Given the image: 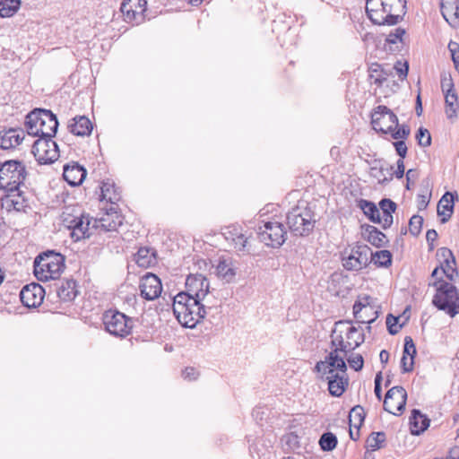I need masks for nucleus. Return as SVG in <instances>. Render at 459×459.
<instances>
[{"label": "nucleus", "mask_w": 459, "mask_h": 459, "mask_svg": "<svg viewBox=\"0 0 459 459\" xmlns=\"http://www.w3.org/2000/svg\"><path fill=\"white\" fill-rule=\"evenodd\" d=\"M315 370L321 380L328 384L329 393L333 396H341L348 385L346 377L347 365L344 357L337 355L336 351H331L324 360L316 364Z\"/></svg>", "instance_id": "nucleus-1"}, {"label": "nucleus", "mask_w": 459, "mask_h": 459, "mask_svg": "<svg viewBox=\"0 0 459 459\" xmlns=\"http://www.w3.org/2000/svg\"><path fill=\"white\" fill-rule=\"evenodd\" d=\"M331 339L332 351H336L337 355L343 353L344 358L348 352L358 348L365 341L364 333L347 321L335 323Z\"/></svg>", "instance_id": "nucleus-2"}, {"label": "nucleus", "mask_w": 459, "mask_h": 459, "mask_svg": "<svg viewBox=\"0 0 459 459\" xmlns=\"http://www.w3.org/2000/svg\"><path fill=\"white\" fill-rule=\"evenodd\" d=\"M25 126L30 135L53 138L57 131L58 121L51 110L36 108L26 116Z\"/></svg>", "instance_id": "nucleus-3"}, {"label": "nucleus", "mask_w": 459, "mask_h": 459, "mask_svg": "<svg viewBox=\"0 0 459 459\" xmlns=\"http://www.w3.org/2000/svg\"><path fill=\"white\" fill-rule=\"evenodd\" d=\"M64 269V255L54 251L42 253L34 260V274L40 281L58 279Z\"/></svg>", "instance_id": "nucleus-4"}, {"label": "nucleus", "mask_w": 459, "mask_h": 459, "mask_svg": "<svg viewBox=\"0 0 459 459\" xmlns=\"http://www.w3.org/2000/svg\"><path fill=\"white\" fill-rule=\"evenodd\" d=\"M24 163L18 160H6L0 162V189L15 192L23 186L27 178Z\"/></svg>", "instance_id": "nucleus-5"}, {"label": "nucleus", "mask_w": 459, "mask_h": 459, "mask_svg": "<svg viewBox=\"0 0 459 459\" xmlns=\"http://www.w3.org/2000/svg\"><path fill=\"white\" fill-rule=\"evenodd\" d=\"M314 211L307 205H298L287 214V223L290 231L296 236H307L316 223Z\"/></svg>", "instance_id": "nucleus-6"}, {"label": "nucleus", "mask_w": 459, "mask_h": 459, "mask_svg": "<svg viewBox=\"0 0 459 459\" xmlns=\"http://www.w3.org/2000/svg\"><path fill=\"white\" fill-rule=\"evenodd\" d=\"M432 304L454 317L459 314V292L452 283L442 284L436 290Z\"/></svg>", "instance_id": "nucleus-7"}, {"label": "nucleus", "mask_w": 459, "mask_h": 459, "mask_svg": "<svg viewBox=\"0 0 459 459\" xmlns=\"http://www.w3.org/2000/svg\"><path fill=\"white\" fill-rule=\"evenodd\" d=\"M132 323V318L117 310H108L103 315V324L106 330L115 336H127L131 333Z\"/></svg>", "instance_id": "nucleus-8"}, {"label": "nucleus", "mask_w": 459, "mask_h": 459, "mask_svg": "<svg viewBox=\"0 0 459 459\" xmlns=\"http://www.w3.org/2000/svg\"><path fill=\"white\" fill-rule=\"evenodd\" d=\"M370 248L367 245H356L342 254V265L349 271H359L369 264Z\"/></svg>", "instance_id": "nucleus-9"}, {"label": "nucleus", "mask_w": 459, "mask_h": 459, "mask_svg": "<svg viewBox=\"0 0 459 459\" xmlns=\"http://www.w3.org/2000/svg\"><path fill=\"white\" fill-rule=\"evenodd\" d=\"M204 299H195L190 300L187 308L179 307L178 311V321L185 327L194 328L197 323L204 318L207 311L206 306L202 304Z\"/></svg>", "instance_id": "nucleus-10"}, {"label": "nucleus", "mask_w": 459, "mask_h": 459, "mask_svg": "<svg viewBox=\"0 0 459 459\" xmlns=\"http://www.w3.org/2000/svg\"><path fill=\"white\" fill-rule=\"evenodd\" d=\"M392 0H367L366 12L368 17L374 24L377 25H394L397 24L402 17L401 15L386 16L384 5H388Z\"/></svg>", "instance_id": "nucleus-11"}, {"label": "nucleus", "mask_w": 459, "mask_h": 459, "mask_svg": "<svg viewBox=\"0 0 459 459\" xmlns=\"http://www.w3.org/2000/svg\"><path fill=\"white\" fill-rule=\"evenodd\" d=\"M31 152L39 164H51L59 157L58 146L52 138L40 137L36 140Z\"/></svg>", "instance_id": "nucleus-12"}, {"label": "nucleus", "mask_w": 459, "mask_h": 459, "mask_svg": "<svg viewBox=\"0 0 459 459\" xmlns=\"http://www.w3.org/2000/svg\"><path fill=\"white\" fill-rule=\"evenodd\" d=\"M371 124L375 131L389 134L394 127L398 126V117L386 106L379 105L373 110Z\"/></svg>", "instance_id": "nucleus-13"}, {"label": "nucleus", "mask_w": 459, "mask_h": 459, "mask_svg": "<svg viewBox=\"0 0 459 459\" xmlns=\"http://www.w3.org/2000/svg\"><path fill=\"white\" fill-rule=\"evenodd\" d=\"M258 235L265 245L279 247L285 242L287 231L281 222L267 221L263 227H259Z\"/></svg>", "instance_id": "nucleus-14"}, {"label": "nucleus", "mask_w": 459, "mask_h": 459, "mask_svg": "<svg viewBox=\"0 0 459 459\" xmlns=\"http://www.w3.org/2000/svg\"><path fill=\"white\" fill-rule=\"evenodd\" d=\"M407 393L403 386L390 388L384 400V410L394 415H400L405 409Z\"/></svg>", "instance_id": "nucleus-15"}, {"label": "nucleus", "mask_w": 459, "mask_h": 459, "mask_svg": "<svg viewBox=\"0 0 459 459\" xmlns=\"http://www.w3.org/2000/svg\"><path fill=\"white\" fill-rule=\"evenodd\" d=\"M93 221L94 218H91L89 215L85 214L74 217L67 225L72 230V238H74V241H79L82 238H89L91 235V229H94Z\"/></svg>", "instance_id": "nucleus-16"}, {"label": "nucleus", "mask_w": 459, "mask_h": 459, "mask_svg": "<svg viewBox=\"0 0 459 459\" xmlns=\"http://www.w3.org/2000/svg\"><path fill=\"white\" fill-rule=\"evenodd\" d=\"M139 288L142 297L147 300H153L157 299L162 291V285L160 278L151 273H146L141 279Z\"/></svg>", "instance_id": "nucleus-17"}, {"label": "nucleus", "mask_w": 459, "mask_h": 459, "mask_svg": "<svg viewBox=\"0 0 459 459\" xmlns=\"http://www.w3.org/2000/svg\"><path fill=\"white\" fill-rule=\"evenodd\" d=\"M186 291L195 299H204L209 292V281L203 274H190L186 280Z\"/></svg>", "instance_id": "nucleus-18"}, {"label": "nucleus", "mask_w": 459, "mask_h": 459, "mask_svg": "<svg viewBox=\"0 0 459 459\" xmlns=\"http://www.w3.org/2000/svg\"><path fill=\"white\" fill-rule=\"evenodd\" d=\"M44 290L37 284L24 286L20 292L22 303L27 307H37L42 303Z\"/></svg>", "instance_id": "nucleus-19"}, {"label": "nucleus", "mask_w": 459, "mask_h": 459, "mask_svg": "<svg viewBox=\"0 0 459 459\" xmlns=\"http://www.w3.org/2000/svg\"><path fill=\"white\" fill-rule=\"evenodd\" d=\"M437 255L439 257V268L445 271V276L450 281H455L458 272L455 269V258L452 251L446 247H441L437 251Z\"/></svg>", "instance_id": "nucleus-20"}, {"label": "nucleus", "mask_w": 459, "mask_h": 459, "mask_svg": "<svg viewBox=\"0 0 459 459\" xmlns=\"http://www.w3.org/2000/svg\"><path fill=\"white\" fill-rule=\"evenodd\" d=\"M24 131L22 129L10 128L0 133V147L3 150L14 149L23 141Z\"/></svg>", "instance_id": "nucleus-21"}, {"label": "nucleus", "mask_w": 459, "mask_h": 459, "mask_svg": "<svg viewBox=\"0 0 459 459\" xmlns=\"http://www.w3.org/2000/svg\"><path fill=\"white\" fill-rule=\"evenodd\" d=\"M86 169L77 163L64 166L63 178L73 186L81 185L86 178Z\"/></svg>", "instance_id": "nucleus-22"}, {"label": "nucleus", "mask_w": 459, "mask_h": 459, "mask_svg": "<svg viewBox=\"0 0 459 459\" xmlns=\"http://www.w3.org/2000/svg\"><path fill=\"white\" fill-rule=\"evenodd\" d=\"M8 195L3 199V205H5L8 210L13 208L17 212H26V208L30 207L29 200L23 195L21 187L15 192H7Z\"/></svg>", "instance_id": "nucleus-23"}, {"label": "nucleus", "mask_w": 459, "mask_h": 459, "mask_svg": "<svg viewBox=\"0 0 459 459\" xmlns=\"http://www.w3.org/2000/svg\"><path fill=\"white\" fill-rule=\"evenodd\" d=\"M455 198H457L456 193L446 192L439 200L437 204V214L442 217V223H446L451 218L454 212Z\"/></svg>", "instance_id": "nucleus-24"}, {"label": "nucleus", "mask_w": 459, "mask_h": 459, "mask_svg": "<svg viewBox=\"0 0 459 459\" xmlns=\"http://www.w3.org/2000/svg\"><path fill=\"white\" fill-rule=\"evenodd\" d=\"M122 224L121 218L117 214L107 213L100 219H94L93 227L100 232L116 231Z\"/></svg>", "instance_id": "nucleus-25"}, {"label": "nucleus", "mask_w": 459, "mask_h": 459, "mask_svg": "<svg viewBox=\"0 0 459 459\" xmlns=\"http://www.w3.org/2000/svg\"><path fill=\"white\" fill-rule=\"evenodd\" d=\"M70 133L77 136L89 135L92 131V124L85 116H76L68 124Z\"/></svg>", "instance_id": "nucleus-26"}, {"label": "nucleus", "mask_w": 459, "mask_h": 459, "mask_svg": "<svg viewBox=\"0 0 459 459\" xmlns=\"http://www.w3.org/2000/svg\"><path fill=\"white\" fill-rule=\"evenodd\" d=\"M430 420L418 409H413L410 417L411 433L419 436L429 426Z\"/></svg>", "instance_id": "nucleus-27"}, {"label": "nucleus", "mask_w": 459, "mask_h": 459, "mask_svg": "<svg viewBox=\"0 0 459 459\" xmlns=\"http://www.w3.org/2000/svg\"><path fill=\"white\" fill-rule=\"evenodd\" d=\"M362 236L371 245L377 247H385L388 243L385 234L381 232L377 228L372 225L363 226Z\"/></svg>", "instance_id": "nucleus-28"}, {"label": "nucleus", "mask_w": 459, "mask_h": 459, "mask_svg": "<svg viewBox=\"0 0 459 459\" xmlns=\"http://www.w3.org/2000/svg\"><path fill=\"white\" fill-rule=\"evenodd\" d=\"M441 13L451 25L459 23V1L445 0L441 3Z\"/></svg>", "instance_id": "nucleus-29"}, {"label": "nucleus", "mask_w": 459, "mask_h": 459, "mask_svg": "<svg viewBox=\"0 0 459 459\" xmlns=\"http://www.w3.org/2000/svg\"><path fill=\"white\" fill-rule=\"evenodd\" d=\"M56 291L62 301H71L77 296L76 283L74 280H64L56 283Z\"/></svg>", "instance_id": "nucleus-30"}, {"label": "nucleus", "mask_w": 459, "mask_h": 459, "mask_svg": "<svg viewBox=\"0 0 459 459\" xmlns=\"http://www.w3.org/2000/svg\"><path fill=\"white\" fill-rule=\"evenodd\" d=\"M363 299L366 300V303H362V300H358L354 303L353 314H354L355 318H357L359 322L363 323V324H365V323L371 324L377 317V311L374 312V314L376 315L375 317H373L371 319H367L363 315V310H364V313H367L368 310L372 311L373 307L369 306V299H370L369 296L363 297Z\"/></svg>", "instance_id": "nucleus-31"}, {"label": "nucleus", "mask_w": 459, "mask_h": 459, "mask_svg": "<svg viewBox=\"0 0 459 459\" xmlns=\"http://www.w3.org/2000/svg\"><path fill=\"white\" fill-rule=\"evenodd\" d=\"M358 207L360 208L364 214L374 223L381 221L379 209L370 201L360 199L358 202Z\"/></svg>", "instance_id": "nucleus-32"}, {"label": "nucleus", "mask_w": 459, "mask_h": 459, "mask_svg": "<svg viewBox=\"0 0 459 459\" xmlns=\"http://www.w3.org/2000/svg\"><path fill=\"white\" fill-rule=\"evenodd\" d=\"M155 254L148 247H141L135 254V263L143 268H148L155 263Z\"/></svg>", "instance_id": "nucleus-33"}, {"label": "nucleus", "mask_w": 459, "mask_h": 459, "mask_svg": "<svg viewBox=\"0 0 459 459\" xmlns=\"http://www.w3.org/2000/svg\"><path fill=\"white\" fill-rule=\"evenodd\" d=\"M446 115L449 120H455L457 117L459 108L458 97L455 92L445 94Z\"/></svg>", "instance_id": "nucleus-34"}, {"label": "nucleus", "mask_w": 459, "mask_h": 459, "mask_svg": "<svg viewBox=\"0 0 459 459\" xmlns=\"http://www.w3.org/2000/svg\"><path fill=\"white\" fill-rule=\"evenodd\" d=\"M216 273L218 277L230 282L234 278L236 272L231 262L224 259L219 262L216 267Z\"/></svg>", "instance_id": "nucleus-35"}, {"label": "nucleus", "mask_w": 459, "mask_h": 459, "mask_svg": "<svg viewBox=\"0 0 459 459\" xmlns=\"http://www.w3.org/2000/svg\"><path fill=\"white\" fill-rule=\"evenodd\" d=\"M366 413L360 405L354 406L349 414L350 428H355L359 430L365 420Z\"/></svg>", "instance_id": "nucleus-36"}, {"label": "nucleus", "mask_w": 459, "mask_h": 459, "mask_svg": "<svg viewBox=\"0 0 459 459\" xmlns=\"http://www.w3.org/2000/svg\"><path fill=\"white\" fill-rule=\"evenodd\" d=\"M21 0H0V17H12L17 13Z\"/></svg>", "instance_id": "nucleus-37"}, {"label": "nucleus", "mask_w": 459, "mask_h": 459, "mask_svg": "<svg viewBox=\"0 0 459 459\" xmlns=\"http://www.w3.org/2000/svg\"><path fill=\"white\" fill-rule=\"evenodd\" d=\"M385 442V432H372L366 440V448L368 450L376 451L380 449Z\"/></svg>", "instance_id": "nucleus-38"}, {"label": "nucleus", "mask_w": 459, "mask_h": 459, "mask_svg": "<svg viewBox=\"0 0 459 459\" xmlns=\"http://www.w3.org/2000/svg\"><path fill=\"white\" fill-rule=\"evenodd\" d=\"M369 255L371 256L370 261L378 266L388 267L392 264V254L388 250H380L376 253L370 251Z\"/></svg>", "instance_id": "nucleus-39"}, {"label": "nucleus", "mask_w": 459, "mask_h": 459, "mask_svg": "<svg viewBox=\"0 0 459 459\" xmlns=\"http://www.w3.org/2000/svg\"><path fill=\"white\" fill-rule=\"evenodd\" d=\"M142 2L146 4L145 0H126L122 3L120 10L126 19L134 20L136 14L141 13V10L132 8V4H141Z\"/></svg>", "instance_id": "nucleus-40"}, {"label": "nucleus", "mask_w": 459, "mask_h": 459, "mask_svg": "<svg viewBox=\"0 0 459 459\" xmlns=\"http://www.w3.org/2000/svg\"><path fill=\"white\" fill-rule=\"evenodd\" d=\"M194 297L189 295L187 291L180 292L173 299V313L178 319V311H179V307H183L184 308H187V305L190 303V300H193Z\"/></svg>", "instance_id": "nucleus-41"}, {"label": "nucleus", "mask_w": 459, "mask_h": 459, "mask_svg": "<svg viewBox=\"0 0 459 459\" xmlns=\"http://www.w3.org/2000/svg\"><path fill=\"white\" fill-rule=\"evenodd\" d=\"M319 445L322 450L332 451L337 445V437L332 432H325L321 436Z\"/></svg>", "instance_id": "nucleus-42"}, {"label": "nucleus", "mask_w": 459, "mask_h": 459, "mask_svg": "<svg viewBox=\"0 0 459 459\" xmlns=\"http://www.w3.org/2000/svg\"><path fill=\"white\" fill-rule=\"evenodd\" d=\"M444 273V270H441L439 266H437L430 275V279L428 283L429 287H434L437 290L442 284H449L450 282L443 279V277L445 276Z\"/></svg>", "instance_id": "nucleus-43"}, {"label": "nucleus", "mask_w": 459, "mask_h": 459, "mask_svg": "<svg viewBox=\"0 0 459 459\" xmlns=\"http://www.w3.org/2000/svg\"><path fill=\"white\" fill-rule=\"evenodd\" d=\"M405 34V30L402 28H396L394 32H390L385 39L387 45H389V48L391 51H394L398 48L396 47L394 48L392 45H395L398 42L403 41V36Z\"/></svg>", "instance_id": "nucleus-44"}, {"label": "nucleus", "mask_w": 459, "mask_h": 459, "mask_svg": "<svg viewBox=\"0 0 459 459\" xmlns=\"http://www.w3.org/2000/svg\"><path fill=\"white\" fill-rule=\"evenodd\" d=\"M236 238H232V245L238 252H246L248 238L239 230H236Z\"/></svg>", "instance_id": "nucleus-45"}, {"label": "nucleus", "mask_w": 459, "mask_h": 459, "mask_svg": "<svg viewBox=\"0 0 459 459\" xmlns=\"http://www.w3.org/2000/svg\"><path fill=\"white\" fill-rule=\"evenodd\" d=\"M393 169V166H388L386 168L382 166L378 169L377 174H375L374 177L378 179L379 184H386L391 181L394 177Z\"/></svg>", "instance_id": "nucleus-46"}, {"label": "nucleus", "mask_w": 459, "mask_h": 459, "mask_svg": "<svg viewBox=\"0 0 459 459\" xmlns=\"http://www.w3.org/2000/svg\"><path fill=\"white\" fill-rule=\"evenodd\" d=\"M416 139L419 145L421 147H429L431 144V135L428 129L420 127L417 134Z\"/></svg>", "instance_id": "nucleus-47"}, {"label": "nucleus", "mask_w": 459, "mask_h": 459, "mask_svg": "<svg viewBox=\"0 0 459 459\" xmlns=\"http://www.w3.org/2000/svg\"><path fill=\"white\" fill-rule=\"evenodd\" d=\"M410 133H411L410 126L403 124L401 126H399L398 128L394 127L393 132H390L389 134H391L392 138H394L395 140L404 141L405 139L408 138V136L410 135Z\"/></svg>", "instance_id": "nucleus-48"}, {"label": "nucleus", "mask_w": 459, "mask_h": 459, "mask_svg": "<svg viewBox=\"0 0 459 459\" xmlns=\"http://www.w3.org/2000/svg\"><path fill=\"white\" fill-rule=\"evenodd\" d=\"M423 218L420 215H413L409 221L410 233L418 236L421 231Z\"/></svg>", "instance_id": "nucleus-49"}, {"label": "nucleus", "mask_w": 459, "mask_h": 459, "mask_svg": "<svg viewBox=\"0 0 459 459\" xmlns=\"http://www.w3.org/2000/svg\"><path fill=\"white\" fill-rule=\"evenodd\" d=\"M416 353V347L412 338L411 336H406L404 338V347L403 355L406 356L407 358L410 357V359H412V361H414Z\"/></svg>", "instance_id": "nucleus-50"}, {"label": "nucleus", "mask_w": 459, "mask_h": 459, "mask_svg": "<svg viewBox=\"0 0 459 459\" xmlns=\"http://www.w3.org/2000/svg\"><path fill=\"white\" fill-rule=\"evenodd\" d=\"M399 317L394 316L392 314L386 316V326L390 334L394 335L400 331L402 325H397Z\"/></svg>", "instance_id": "nucleus-51"}, {"label": "nucleus", "mask_w": 459, "mask_h": 459, "mask_svg": "<svg viewBox=\"0 0 459 459\" xmlns=\"http://www.w3.org/2000/svg\"><path fill=\"white\" fill-rule=\"evenodd\" d=\"M347 361L350 367L353 368L355 371L361 370L364 365V359L360 354H354L350 356L347 359Z\"/></svg>", "instance_id": "nucleus-52"}, {"label": "nucleus", "mask_w": 459, "mask_h": 459, "mask_svg": "<svg viewBox=\"0 0 459 459\" xmlns=\"http://www.w3.org/2000/svg\"><path fill=\"white\" fill-rule=\"evenodd\" d=\"M441 89L446 93L455 92L454 90V82L450 74H443L441 78Z\"/></svg>", "instance_id": "nucleus-53"}, {"label": "nucleus", "mask_w": 459, "mask_h": 459, "mask_svg": "<svg viewBox=\"0 0 459 459\" xmlns=\"http://www.w3.org/2000/svg\"><path fill=\"white\" fill-rule=\"evenodd\" d=\"M110 187H113V186H111L108 183L103 184V186H101V197L103 200H108L110 203H115L119 199V197L116 194L112 195L109 193Z\"/></svg>", "instance_id": "nucleus-54"}, {"label": "nucleus", "mask_w": 459, "mask_h": 459, "mask_svg": "<svg viewBox=\"0 0 459 459\" xmlns=\"http://www.w3.org/2000/svg\"><path fill=\"white\" fill-rule=\"evenodd\" d=\"M380 209L383 213L390 212L393 213L396 210V204L391 199H382L379 203Z\"/></svg>", "instance_id": "nucleus-55"}, {"label": "nucleus", "mask_w": 459, "mask_h": 459, "mask_svg": "<svg viewBox=\"0 0 459 459\" xmlns=\"http://www.w3.org/2000/svg\"><path fill=\"white\" fill-rule=\"evenodd\" d=\"M397 74L401 80H404L407 77L409 71V65L407 62L402 64L400 61L394 65Z\"/></svg>", "instance_id": "nucleus-56"}, {"label": "nucleus", "mask_w": 459, "mask_h": 459, "mask_svg": "<svg viewBox=\"0 0 459 459\" xmlns=\"http://www.w3.org/2000/svg\"><path fill=\"white\" fill-rule=\"evenodd\" d=\"M393 144L395 148L396 153L401 157V159H404L406 157L407 151H408L405 142L403 140H400V141L394 142Z\"/></svg>", "instance_id": "nucleus-57"}, {"label": "nucleus", "mask_w": 459, "mask_h": 459, "mask_svg": "<svg viewBox=\"0 0 459 459\" xmlns=\"http://www.w3.org/2000/svg\"><path fill=\"white\" fill-rule=\"evenodd\" d=\"M414 361L412 359L407 358L403 355L401 359V367L403 373L411 372L413 370Z\"/></svg>", "instance_id": "nucleus-58"}, {"label": "nucleus", "mask_w": 459, "mask_h": 459, "mask_svg": "<svg viewBox=\"0 0 459 459\" xmlns=\"http://www.w3.org/2000/svg\"><path fill=\"white\" fill-rule=\"evenodd\" d=\"M405 4V0H392V2L388 3V5H384L385 11H386L385 14H386V16L394 15L393 13L394 5H400L402 7H404Z\"/></svg>", "instance_id": "nucleus-59"}, {"label": "nucleus", "mask_w": 459, "mask_h": 459, "mask_svg": "<svg viewBox=\"0 0 459 459\" xmlns=\"http://www.w3.org/2000/svg\"><path fill=\"white\" fill-rule=\"evenodd\" d=\"M437 238V232L435 230H429L426 233V239L429 244V250L434 249V241Z\"/></svg>", "instance_id": "nucleus-60"}, {"label": "nucleus", "mask_w": 459, "mask_h": 459, "mask_svg": "<svg viewBox=\"0 0 459 459\" xmlns=\"http://www.w3.org/2000/svg\"><path fill=\"white\" fill-rule=\"evenodd\" d=\"M384 229L389 228L393 224V215L390 212L383 213L381 221L378 222Z\"/></svg>", "instance_id": "nucleus-61"}, {"label": "nucleus", "mask_w": 459, "mask_h": 459, "mask_svg": "<svg viewBox=\"0 0 459 459\" xmlns=\"http://www.w3.org/2000/svg\"><path fill=\"white\" fill-rule=\"evenodd\" d=\"M396 165H397V169L393 173L394 176H395L396 178H402L404 175V163H403V159H399L396 162Z\"/></svg>", "instance_id": "nucleus-62"}, {"label": "nucleus", "mask_w": 459, "mask_h": 459, "mask_svg": "<svg viewBox=\"0 0 459 459\" xmlns=\"http://www.w3.org/2000/svg\"><path fill=\"white\" fill-rule=\"evenodd\" d=\"M417 178H418L417 170H415V169H409L406 172V180H407L406 188L407 189H410L411 182L414 183L415 180L417 179Z\"/></svg>", "instance_id": "nucleus-63"}, {"label": "nucleus", "mask_w": 459, "mask_h": 459, "mask_svg": "<svg viewBox=\"0 0 459 459\" xmlns=\"http://www.w3.org/2000/svg\"><path fill=\"white\" fill-rule=\"evenodd\" d=\"M182 376L185 379L193 380L196 378L197 373L194 368H186Z\"/></svg>", "instance_id": "nucleus-64"}]
</instances>
